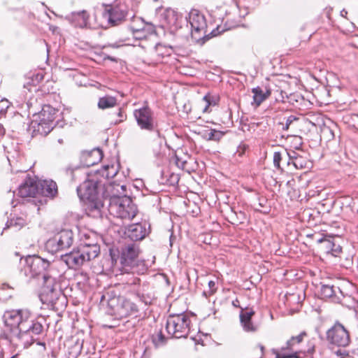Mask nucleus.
Wrapping results in <instances>:
<instances>
[{
	"instance_id": "9d476101",
	"label": "nucleus",
	"mask_w": 358,
	"mask_h": 358,
	"mask_svg": "<svg viewBox=\"0 0 358 358\" xmlns=\"http://www.w3.org/2000/svg\"><path fill=\"white\" fill-rule=\"evenodd\" d=\"M24 273L29 278L44 275L49 270H54L57 262H50L39 256H28L24 259Z\"/></svg>"
},
{
	"instance_id": "ddd939ff",
	"label": "nucleus",
	"mask_w": 358,
	"mask_h": 358,
	"mask_svg": "<svg viewBox=\"0 0 358 358\" xmlns=\"http://www.w3.org/2000/svg\"><path fill=\"white\" fill-rule=\"evenodd\" d=\"M43 280V287L40 294L41 301L43 303H55L61 292L56 287L57 282L55 277L53 276V270H49L46 274H44Z\"/></svg>"
},
{
	"instance_id": "4be33fe9",
	"label": "nucleus",
	"mask_w": 358,
	"mask_h": 358,
	"mask_svg": "<svg viewBox=\"0 0 358 358\" xmlns=\"http://www.w3.org/2000/svg\"><path fill=\"white\" fill-rule=\"evenodd\" d=\"M255 315V311L252 309L246 308L244 310L241 308L240 313V320L243 329L246 331H255L257 329L252 322V317Z\"/></svg>"
},
{
	"instance_id": "49530a36",
	"label": "nucleus",
	"mask_w": 358,
	"mask_h": 358,
	"mask_svg": "<svg viewBox=\"0 0 358 358\" xmlns=\"http://www.w3.org/2000/svg\"><path fill=\"white\" fill-rule=\"evenodd\" d=\"M176 164L178 166L181 167L182 169L185 168V164H186V162H180L179 159H177Z\"/></svg>"
},
{
	"instance_id": "603ef678",
	"label": "nucleus",
	"mask_w": 358,
	"mask_h": 358,
	"mask_svg": "<svg viewBox=\"0 0 358 358\" xmlns=\"http://www.w3.org/2000/svg\"><path fill=\"white\" fill-rule=\"evenodd\" d=\"M38 345H43V346H45V343H42V342H38L37 343Z\"/></svg>"
},
{
	"instance_id": "4468645a",
	"label": "nucleus",
	"mask_w": 358,
	"mask_h": 358,
	"mask_svg": "<svg viewBox=\"0 0 358 358\" xmlns=\"http://www.w3.org/2000/svg\"><path fill=\"white\" fill-rule=\"evenodd\" d=\"M307 336L306 331H301L299 335L292 336L280 349L273 350L275 358H300L299 356L298 345Z\"/></svg>"
},
{
	"instance_id": "a211bd4d",
	"label": "nucleus",
	"mask_w": 358,
	"mask_h": 358,
	"mask_svg": "<svg viewBox=\"0 0 358 358\" xmlns=\"http://www.w3.org/2000/svg\"><path fill=\"white\" fill-rule=\"evenodd\" d=\"M147 226L145 222L131 224L126 229L125 235L134 241L143 240L148 234Z\"/></svg>"
},
{
	"instance_id": "f8f14e48",
	"label": "nucleus",
	"mask_w": 358,
	"mask_h": 358,
	"mask_svg": "<svg viewBox=\"0 0 358 358\" xmlns=\"http://www.w3.org/2000/svg\"><path fill=\"white\" fill-rule=\"evenodd\" d=\"M134 116L138 126L142 130L155 131L157 136L159 138H161V133L157 129V122L155 117L154 113L148 106H146L134 110Z\"/></svg>"
},
{
	"instance_id": "5701e85b",
	"label": "nucleus",
	"mask_w": 358,
	"mask_h": 358,
	"mask_svg": "<svg viewBox=\"0 0 358 358\" xmlns=\"http://www.w3.org/2000/svg\"><path fill=\"white\" fill-rule=\"evenodd\" d=\"M75 27H85L87 25L89 15L86 10H83L79 12H73L66 17Z\"/></svg>"
},
{
	"instance_id": "393cba45",
	"label": "nucleus",
	"mask_w": 358,
	"mask_h": 358,
	"mask_svg": "<svg viewBox=\"0 0 358 358\" xmlns=\"http://www.w3.org/2000/svg\"><path fill=\"white\" fill-rule=\"evenodd\" d=\"M117 104V100L116 97L106 95L100 97L97 103V106L99 109L105 110L107 108H113Z\"/></svg>"
},
{
	"instance_id": "2f4dec72",
	"label": "nucleus",
	"mask_w": 358,
	"mask_h": 358,
	"mask_svg": "<svg viewBox=\"0 0 358 358\" xmlns=\"http://www.w3.org/2000/svg\"><path fill=\"white\" fill-rule=\"evenodd\" d=\"M117 116L118 117V119L115 120L114 122H111V124H113L114 125H117L121 122H123L127 119V115L124 113V110L121 108H120L118 109Z\"/></svg>"
},
{
	"instance_id": "3c124183",
	"label": "nucleus",
	"mask_w": 358,
	"mask_h": 358,
	"mask_svg": "<svg viewBox=\"0 0 358 358\" xmlns=\"http://www.w3.org/2000/svg\"><path fill=\"white\" fill-rule=\"evenodd\" d=\"M58 143H60V144H62L63 143V139L62 138H59L58 139Z\"/></svg>"
},
{
	"instance_id": "412c9836",
	"label": "nucleus",
	"mask_w": 358,
	"mask_h": 358,
	"mask_svg": "<svg viewBox=\"0 0 358 358\" xmlns=\"http://www.w3.org/2000/svg\"><path fill=\"white\" fill-rule=\"evenodd\" d=\"M103 153L99 148L94 149L91 151H85L82 153L81 160L83 165L90 167L96 164L101 160Z\"/></svg>"
},
{
	"instance_id": "423d86ee",
	"label": "nucleus",
	"mask_w": 358,
	"mask_h": 358,
	"mask_svg": "<svg viewBox=\"0 0 358 358\" xmlns=\"http://www.w3.org/2000/svg\"><path fill=\"white\" fill-rule=\"evenodd\" d=\"M98 184L96 180H86L77 187V192L81 199L89 201L88 208L92 211H96L99 214L103 203L98 196Z\"/></svg>"
},
{
	"instance_id": "b1692460",
	"label": "nucleus",
	"mask_w": 358,
	"mask_h": 358,
	"mask_svg": "<svg viewBox=\"0 0 358 358\" xmlns=\"http://www.w3.org/2000/svg\"><path fill=\"white\" fill-rule=\"evenodd\" d=\"M39 194L53 198L57 194V185L56 182L52 180L38 181Z\"/></svg>"
},
{
	"instance_id": "dca6fc26",
	"label": "nucleus",
	"mask_w": 358,
	"mask_h": 358,
	"mask_svg": "<svg viewBox=\"0 0 358 358\" xmlns=\"http://www.w3.org/2000/svg\"><path fill=\"white\" fill-rule=\"evenodd\" d=\"M103 6H104L103 17L107 21L108 25L115 26L125 20L127 11L123 6L103 3Z\"/></svg>"
},
{
	"instance_id": "7ed1b4c3",
	"label": "nucleus",
	"mask_w": 358,
	"mask_h": 358,
	"mask_svg": "<svg viewBox=\"0 0 358 358\" xmlns=\"http://www.w3.org/2000/svg\"><path fill=\"white\" fill-rule=\"evenodd\" d=\"M100 252L99 245L97 244H85L79 246L69 253L62 256L63 261L71 268H76L86 262L96 258Z\"/></svg>"
},
{
	"instance_id": "9b49d317",
	"label": "nucleus",
	"mask_w": 358,
	"mask_h": 358,
	"mask_svg": "<svg viewBox=\"0 0 358 358\" xmlns=\"http://www.w3.org/2000/svg\"><path fill=\"white\" fill-rule=\"evenodd\" d=\"M326 341L332 346L345 348L351 343L350 334L347 328L337 320L327 330Z\"/></svg>"
},
{
	"instance_id": "a19ab883",
	"label": "nucleus",
	"mask_w": 358,
	"mask_h": 358,
	"mask_svg": "<svg viewBox=\"0 0 358 358\" xmlns=\"http://www.w3.org/2000/svg\"><path fill=\"white\" fill-rule=\"evenodd\" d=\"M294 141L295 142V145L294 146V148H295L296 150H299L303 144L301 138L299 136H295L294 138Z\"/></svg>"
},
{
	"instance_id": "cd10ccee",
	"label": "nucleus",
	"mask_w": 358,
	"mask_h": 358,
	"mask_svg": "<svg viewBox=\"0 0 358 358\" xmlns=\"http://www.w3.org/2000/svg\"><path fill=\"white\" fill-rule=\"evenodd\" d=\"M26 224V221L24 218L20 217H16L10 218L6 222V229H13L14 231H17L22 229Z\"/></svg>"
},
{
	"instance_id": "c756f323",
	"label": "nucleus",
	"mask_w": 358,
	"mask_h": 358,
	"mask_svg": "<svg viewBox=\"0 0 358 358\" xmlns=\"http://www.w3.org/2000/svg\"><path fill=\"white\" fill-rule=\"evenodd\" d=\"M319 243H326V248L327 249H331V254L334 256H337L338 254H339L342 248L340 245H336L334 243H333L331 241L327 240V239H320L318 240Z\"/></svg>"
},
{
	"instance_id": "79ce46f5",
	"label": "nucleus",
	"mask_w": 358,
	"mask_h": 358,
	"mask_svg": "<svg viewBox=\"0 0 358 358\" xmlns=\"http://www.w3.org/2000/svg\"><path fill=\"white\" fill-rule=\"evenodd\" d=\"M245 149L246 146L245 145H239L236 150V155H238L239 157H241L245 153Z\"/></svg>"
},
{
	"instance_id": "473e14b6",
	"label": "nucleus",
	"mask_w": 358,
	"mask_h": 358,
	"mask_svg": "<svg viewBox=\"0 0 358 358\" xmlns=\"http://www.w3.org/2000/svg\"><path fill=\"white\" fill-rule=\"evenodd\" d=\"M153 343L156 346L163 345L165 343L166 338L162 332H159L157 336L152 338Z\"/></svg>"
},
{
	"instance_id": "c9c22d12",
	"label": "nucleus",
	"mask_w": 358,
	"mask_h": 358,
	"mask_svg": "<svg viewBox=\"0 0 358 358\" xmlns=\"http://www.w3.org/2000/svg\"><path fill=\"white\" fill-rule=\"evenodd\" d=\"M281 159H282L281 153L279 152H274L273 164H274V166L278 169L280 168V163Z\"/></svg>"
},
{
	"instance_id": "39448f33",
	"label": "nucleus",
	"mask_w": 358,
	"mask_h": 358,
	"mask_svg": "<svg viewBox=\"0 0 358 358\" xmlns=\"http://www.w3.org/2000/svg\"><path fill=\"white\" fill-rule=\"evenodd\" d=\"M189 22L191 26V35L196 43L203 44L212 36H215V30L213 29L208 34V25L203 13L196 9H192L189 13Z\"/></svg>"
},
{
	"instance_id": "58836bf2",
	"label": "nucleus",
	"mask_w": 358,
	"mask_h": 358,
	"mask_svg": "<svg viewBox=\"0 0 358 358\" xmlns=\"http://www.w3.org/2000/svg\"><path fill=\"white\" fill-rule=\"evenodd\" d=\"M349 121L354 127H358V114H351L349 115Z\"/></svg>"
},
{
	"instance_id": "8fccbe9b",
	"label": "nucleus",
	"mask_w": 358,
	"mask_h": 358,
	"mask_svg": "<svg viewBox=\"0 0 358 358\" xmlns=\"http://www.w3.org/2000/svg\"><path fill=\"white\" fill-rule=\"evenodd\" d=\"M322 132H329L332 136H334V134L332 133L331 130L329 127H324L322 129Z\"/></svg>"
},
{
	"instance_id": "c03bdc74",
	"label": "nucleus",
	"mask_w": 358,
	"mask_h": 358,
	"mask_svg": "<svg viewBox=\"0 0 358 358\" xmlns=\"http://www.w3.org/2000/svg\"><path fill=\"white\" fill-rule=\"evenodd\" d=\"M139 282H140V279L138 278H133L131 280V282H128V283H129L131 285H137V284H139Z\"/></svg>"
},
{
	"instance_id": "f704fd0d",
	"label": "nucleus",
	"mask_w": 358,
	"mask_h": 358,
	"mask_svg": "<svg viewBox=\"0 0 358 358\" xmlns=\"http://www.w3.org/2000/svg\"><path fill=\"white\" fill-rule=\"evenodd\" d=\"M147 30V31L150 34L154 33L155 31V26L152 24H147L144 26L143 28L134 30V32H141Z\"/></svg>"
},
{
	"instance_id": "20e7f679",
	"label": "nucleus",
	"mask_w": 358,
	"mask_h": 358,
	"mask_svg": "<svg viewBox=\"0 0 358 358\" xmlns=\"http://www.w3.org/2000/svg\"><path fill=\"white\" fill-rule=\"evenodd\" d=\"M55 110L50 106H45L38 115H34V119L29 126V131L33 136L38 135L46 136L54 128L55 120Z\"/></svg>"
},
{
	"instance_id": "a878e982",
	"label": "nucleus",
	"mask_w": 358,
	"mask_h": 358,
	"mask_svg": "<svg viewBox=\"0 0 358 358\" xmlns=\"http://www.w3.org/2000/svg\"><path fill=\"white\" fill-rule=\"evenodd\" d=\"M252 92L253 93L254 102L257 106H259L271 94V91L269 90H266V92H264L259 87L253 88Z\"/></svg>"
},
{
	"instance_id": "7c9ffc66",
	"label": "nucleus",
	"mask_w": 358,
	"mask_h": 358,
	"mask_svg": "<svg viewBox=\"0 0 358 358\" xmlns=\"http://www.w3.org/2000/svg\"><path fill=\"white\" fill-rule=\"evenodd\" d=\"M203 100L206 102V105L203 109L204 112L208 111L210 106H215L217 103V99L209 94L203 96Z\"/></svg>"
},
{
	"instance_id": "5fc2aeb1",
	"label": "nucleus",
	"mask_w": 358,
	"mask_h": 358,
	"mask_svg": "<svg viewBox=\"0 0 358 358\" xmlns=\"http://www.w3.org/2000/svg\"><path fill=\"white\" fill-rule=\"evenodd\" d=\"M345 13L347 14V11H345V10H343L341 11V15H345Z\"/></svg>"
},
{
	"instance_id": "aec40b11",
	"label": "nucleus",
	"mask_w": 358,
	"mask_h": 358,
	"mask_svg": "<svg viewBox=\"0 0 358 358\" xmlns=\"http://www.w3.org/2000/svg\"><path fill=\"white\" fill-rule=\"evenodd\" d=\"M320 295L323 299H331L334 302L339 303L343 296V292L338 287L330 285H322Z\"/></svg>"
},
{
	"instance_id": "09e8293b",
	"label": "nucleus",
	"mask_w": 358,
	"mask_h": 358,
	"mask_svg": "<svg viewBox=\"0 0 358 358\" xmlns=\"http://www.w3.org/2000/svg\"><path fill=\"white\" fill-rule=\"evenodd\" d=\"M5 134V129L2 126V124H0V137L3 136Z\"/></svg>"
},
{
	"instance_id": "bb28decb",
	"label": "nucleus",
	"mask_w": 358,
	"mask_h": 358,
	"mask_svg": "<svg viewBox=\"0 0 358 358\" xmlns=\"http://www.w3.org/2000/svg\"><path fill=\"white\" fill-rule=\"evenodd\" d=\"M97 173L106 179L114 178L117 173V168L113 165H105L101 169L98 170Z\"/></svg>"
},
{
	"instance_id": "37998d69",
	"label": "nucleus",
	"mask_w": 358,
	"mask_h": 358,
	"mask_svg": "<svg viewBox=\"0 0 358 358\" xmlns=\"http://www.w3.org/2000/svg\"><path fill=\"white\" fill-rule=\"evenodd\" d=\"M73 172L74 169H73L72 168L68 167L65 169L66 174L71 176V180H74Z\"/></svg>"
},
{
	"instance_id": "2eb2a0df",
	"label": "nucleus",
	"mask_w": 358,
	"mask_h": 358,
	"mask_svg": "<svg viewBox=\"0 0 358 358\" xmlns=\"http://www.w3.org/2000/svg\"><path fill=\"white\" fill-rule=\"evenodd\" d=\"M73 235L71 230H62L45 243L46 249L51 253L69 248L73 243Z\"/></svg>"
},
{
	"instance_id": "f257e3e1",
	"label": "nucleus",
	"mask_w": 358,
	"mask_h": 358,
	"mask_svg": "<svg viewBox=\"0 0 358 358\" xmlns=\"http://www.w3.org/2000/svg\"><path fill=\"white\" fill-rule=\"evenodd\" d=\"M3 320L6 326L17 328L22 337L30 336L31 343L44 332L45 317L41 315L35 316L27 308L7 310L3 314Z\"/></svg>"
},
{
	"instance_id": "864d4df0",
	"label": "nucleus",
	"mask_w": 358,
	"mask_h": 358,
	"mask_svg": "<svg viewBox=\"0 0 358 358\" xmlns=\"http://www.w3.org/2000/svg\"><path fill=\"white\" fill-rule=\"evenodd\" d=\"M345 13L347 14V11H345V10H343L341 11V15H345Z\"/></svg>"
},
{
	"instance_id": "4c0bfd02",
	"label": "nucleus",
	"mask_w": 358,
	"mask_h": 358,
	"mask_svg": "<svg viewBox=\"0 0 358 358\" xmlns=\"http://www.w3.org/2000/svg\"><path fill=\"white\" fill-rule=\"evenodd\" d=\"M8 108V105L6 101L2 100L0 101V117L6 113Z\"/></svg>"
},
{
	"instance_id": "f03ea898",
	"label": "nucleus",
	"mask_w": 358,
	"mask_h": 358,
	"mask_svg": "<svg viewBox=\"0 0 358 358\" xmlns=\"http://www.w3.org/2000/svg\"><path fill=\"white\" fill-rule=\"evenodd\" d=\"M136 296L141 302L138 305L123 296H113L108 300V313L117 319L125 318L130 315L137 316L141 309L152 303V296L150 294H145L138 290Z\"/></svg>"
},
{
	"instance_id": "6ab92c4d",
	"label": "nucleus",
	"mask_w": 358,
	"mask_h": 358,
	"mask_svg": "<svg viewBox=\"0 0 358 358\" xmlns=\"http://www.w3.org/2000/svg\"><path fill=\"white\" fill-rule=\"evenodd\" d=\"M289 160L287 165L292 164L296 169H308L311 166V162L308 160V157L303 156L295 151L287 152Z\"/></svg>"
},
{
	"instance_id": "6e6552de",
	"label": "nucleus",
	"mask_w": 358,
	"mask_h": 358,
	"mask_svg": "<svg viewBox=\"0 0 358 358\" xmlns=\"http://www.w3.org/2000/svg\"><path fill=\"white\" fill-rule=\"evenodd\" d=\"M191 320L185 314L171 315L166 320L168 334L176 338H186L190 329Z\"/></svg>"
},
{
	"instance_id": "c85d7f7f",
	"label": "nucleus",
	"mask_w": 358,
	"mask_h": 358,
	"mask_svg": "<svg viewBox=\"0 0 358 358\" xmlns=\"http://www.w3.org/2000/svg\"><path fill=\"white\" fill-rule=\"evenodd\" d=\"M224 132L215 129H210L206 133V137L208 141H219L224 135Z\"/></svg>"
},
{
	"instance_id": "72a5a7b5",
	"label": "nucleus",
	"mask_w": 358,
	"mask_h": 358,
	"mask_svg": "<svg viewBox=\"0 0 358 358\" xmlns=\"http://www.w3.org/2000/svg\"><path fill=\"white\" fill-rule=\"evenodd\" d=\"M208 285L209 290L208 292H206V291L203 292V294L206 296H207V293L208 294V295H212L217 290V287H216V284H215V281L210 280L208 282Z\"/></svg>"
},
{
	"instance_id": "de8ad7c7",
	"label": "nucleus",
	"mask_w": 358,
	"mask_h": 358,
	"mask_svg": "<svg viewBox=\"0 0 358 358\" xmlns=\"http://www.w3.org/2000/svg\"><path fill=\"white\" fill-rule=\"evenodd\" d=\"M232 305H233L234 307H238V308H241V307L240 306V302H239V301H238L237 299H236L235 300H234V301H232Z\"/></svg>"
},
{
	"instance_id": "a18cd8bd",
	"label": "nucleus",
	"mask_w": 358,
	"mask_h": 358,
	"mask_svg": "<svg viewBox=\"0 0 358 358\" xmlns=\"http://www.w3.org/2000/svg\"><path fill=\"white\" fill-rule=\"evenodd\" d=\"M292 122V117L290 116L287 118V121H286V125H285V129H287L289 128V126L290 125V124Z\"/></svg>"
},
{
	"instance_id": "1a4fd4ad",
	"label": "nucleus",
	"mask_w": 358,
	"mask_h": 358,
	"mask_svg": "<svg viewBox=\"0 0 358 358\" xmlns=\"http://www.w3.org/2000/svg\"><path fill=\"white\" fill-rule=\"evenodd\" d=\"M140 249L136 243H129L121 248L120 262L124 273L137 272V266L141 261L138 256Z\"/></svg>"
},
{
	"instance_id": "0eeeda50",
	"label": "nucleus",
	"mask_w": 358,
	"mask_h": 358,
	"mask_svg": "<svg viewBox=\"0 0 358 358\" xmlns=\"http://www.w3.org/2000/svg\"><path fill=\"white\" fill-rule=\"evenodd\" d=\"M109 213L124 220H132L137 214L136 206L129 197L112 198L108 205Z\"/></svg>"
},
{
	"instance_id": "6e6d98bb",
	"label": "nucleus",
	"mask_w": 358,
	"mask_h": 358,
	"mask_svg": "<svg viewBox=\"0 0 358 358\" xmlns=\"http://www.w3.org/2000/svg\"><path fill=\"white\" fill-rule=\"evenodd\" d=\"M27 169H24V170H20V171H21V172H25V171H27Z\"/></svg>"
},
{
	"instance_id": "ea45409f",
	"label": "nucleus",
	"mask_w": 358,
	"mask_h": 358,
	"mask_svg": "<svg viewBox=\"0 0 358 358\" xmlns=\"http://www.w3.org/2000/svg\"><path fill=\"white\" fill-rule=\"evenodd\" d=\"M315 351V346L313 342L309 341L308 344V348L303 351L304 353L308 355H313Z\"/></svg>"
},
{
	"instance_id": "f3484780",
	"label": "nucleus",
	"mask_w": 358,
	"mask_h": 358,
	"mask_svg": "<svg viewBox=\"0 0 358 358\" xmlns=\"http://www.w3.org/2000/svg\"><path fill=\"white\" fill-rule=\"evenodd\" d=\"M18 195L22 198L34 197L39 194L38 180L36 178L28 177L18 188Z\"/></svg>"
},
{
	"instance_id": "e433bc0d",
	"label": "nucleus",
	"mask_w": 358,
	"mask_h": 358,
	"mask_svg": "<svg viewBox=\"0 0 358 358\" xmlns=\"http://www.w3.org/2000/svg\"><path fill=\"white\" fill-rule=\"evenodd\" d=\"M334 354L340 358H346L349 356V352L343 348H339L334 352Z\"/></svg>"
}]
</instances>
